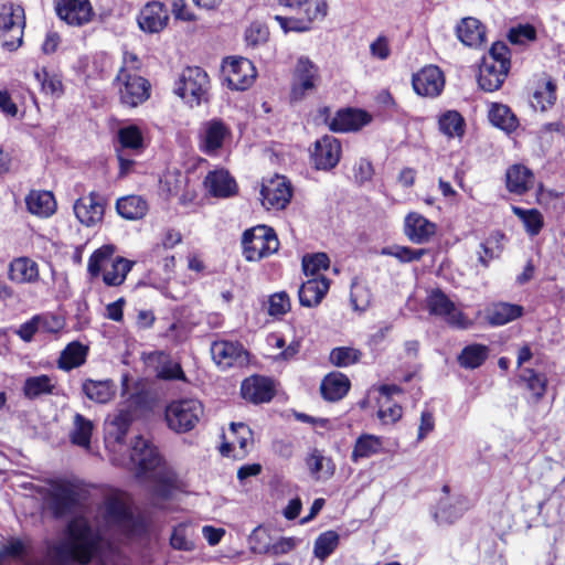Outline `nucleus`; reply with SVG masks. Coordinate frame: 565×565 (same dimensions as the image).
Returning <instances> with one entry per match:
<instances>
[{
  "label": "nucleus",
  "instance_id": "e433bc0d",
  "mask_svg": "<svg viewBox=\"0 0 565 565\" xmlns=\"http://www.w3.org/2000/svg\"><path fill=\"white\" fill-rule=\"evenodd\" d=\"M384 451V440L380 436L362 434L354 444L351 460L359 462L360 459L370 458Z\"/></svg>",
  "mask_w": 565,
  "mask_h": 565
},
{
  "label": "nucleus",
  "instance_id": "c85d7f7f",
  "mask_svg": "<svg viewBox=\"0 0 565 565\" xmlns=\"http://www.w3.org/2000/svg\"><path fill=\"white\" fill-rule=\"evenodd\" d=\"M204 186L215 198H228L236 193V182L225 170L210 172L204 179Z\"/></svg>",
  "mask_w": 565,
  "mask_h": 565
},
{
  "label": "nucleus",
  "instance_id": "f03ea898",
  "mask_svg": "<svg viewBox=\"0 0 565 565\" xmlns=\"http://www.w3.org/2000/svg\"><path fill=\"white\" fill-rule=\"evenodd\" d=\"M98 545V536L83 518L74 519L67 525V539L55 550L61 562L76 561L87 564Z\"/></svg>",
  "mask_w": 565,
  "mask_h": 565
},
{
  "label": "nucleus",
  "instance_id": "4d7b16f0",
  "mask_svg": "<svg viewBox=\"0 0 565 565\" xmlns=\"http://www.w3.org/2000/svg\"><path fill=\"white\" fill-rule=\"evenodd\" d=\"M513 213L524 223V226L532 236L537 235L543 227V216L535 210H524L519 206L512 207Z\"/></svg>",
  "mask_w": 565,
  "mask_h": 565
},
{
  "label": "nucleus",
  "instance_id": "13d9d810",
  "mask_svg": "<svg viewBox=\"0 0 565 565\" xmlns=\"http://www.w3.org/2000/svg\"><path fill=\"white\" fill-rule=\"evenodd\" d=\"M426 252L427 250L424 248L414 249L407 246L394 245L384 247L381 254L395 257L402 263H411L414 260H419L426 254Z\"/></svg>",
  "mask_w": 565,
  "mask_h": 565
},
{
  "label": "nucleus",
  "instance_id": "3c124183",
  "mask_svg": "<svg viewBox=\"0 0 565 565\" xmlns=\"http://www.w3.org/2000/svg\"><path fill=\"white\" fill-rule=\"evenodd\" d=\"M520 380L525 383L535 402H539L546 393L547 377L533 369L525 367L520 374Z\"/></svg>",
  "mask_w": 565,
  "mask_h": 565
},
{
  "label": "nucleus",
  "instance_id": "ddd939ff",
  "mask_svg": "<svg viewBox=\"0 0 565 565\" xmlns=\"http://www.w3.org/2000/svg\"><path fill=\"white\" fill-rule=\"evenodd\" d=\"M222 71L228 87L235 90H245L256 78L254 64L245 57L226 58Z\"/></svg>",
  "mask_w": 565,
  "mask_h": 565
},
{
  "label": "nucleus",
  "instance_id": "5fc2aeb1",
  "mask_svg": "<svg viewBox=\"0 0 565 565\" xmlns=\"http://www.w3.org/2000/svg\"><path fill=\"white\" fill-rule=\"evenodd\" d=\"M339 534L334 531L320 534L315 542V556L321 561L328 558L339 545Z\"/></svg>",
  "mask_w": 565,
  "mask_h": 565
},
{
  "label": "nucleus",
  "instance_id": "4c0bfd02",
  "mask_svg": "<svg viewBox=\"0 0 565 565\" xmlns=\"http://www.w3.org/2000/svg\"><path fill=\"white\" fill-rule=\"evenodd\" d=\"M457 36L467 46H479L484 41L486 32L479 20L465 18L457 26Z\"/></svg>",
  "mask_w": 565,
  "mask_h": 565
},
{
  "label": "nucleus",
  "instance_id": "69168bd1",
  "mask_svg": "<svg viewBox=\"0 0 565 565\" xmlns=\"http://www.w3.org/2000/svg\"><path fill=\"white\" fill-rule=\"evenodd\" d=\"M402 407L396 403H392L390 399L383 402L379 409V418L384 424L396 423L402 417Z\"/></svg>",
  "mask_w": 565,
  "mask_h": 565
},
{
  "label": "nucleus",
  "instance_id": "f257e3e1",
  "mask_svg": "<svg viewBox=\"0 0 565 565\" xmlns=\"http://www.w3.org/2000/svg\"><path fill=\"white\" fill-rule=\"evenodd\" d=\"M124 465L135 469L139 477L143 476L150 480L154 499L166 500L172 495L175 489V476L161 462V457L156 447L143 437H135L129 459Z\"/></svg>",
  "mask_w": 565,
  "mask_h": 565
},
{
  "label": "nucleus",
  "instance_id": "1a4fd4ad",
  "mask_svg": "<svg viewBox=\"0 0 565 565\" xmlns=\"http://www.w3.org/2000/svg\"><path fill=\"white\" fill-rule=\"evenodd\" d=\"M427 307L431 315L441 317L454 328L468 329L472 324L467 316L440 289H435L429 294Z\"/></svg>",
  "mask_w": 565,
  "mask_h": 565
},
{
  "label": "nucleus",
  "instance_id": "a211bd4d",
  "mask_svg": "<svg viewBox=\"0 0 565 565\" xmlns=\"http://www.w3.org/2000/svg\"><path fill=\"white\" fill-rule=\"evenodd\" d=\"M169 19L167 7L162 2L151 1L141 8L137 22L143 32L154 34L167 28Z\"/></svg>",
  "mask_w": 565,
  "mask_h": 565
},
{
  "label": "nucleus",
  "instance_id": "052dcab7",
  "mask_svg": "<svg viewBox=\"0 0 565 565\" xmlns=\"http://www.w3.org/2000/svg\"><path fill=\"white\" fill-rule=\"evenodd\" d=\"M361 352L353 348L340 347L330 352V361L339 367H347L360 360Z\"/></svg>",
  "mask_w": 565,
  "mask_h": 565
},
{
  "label": "nucleus",
  "instance_id": "7c9ffc66",
  "mask_svg": "<svg viewBox=\"0 0 565 565\" xmlns=\"http://www.w3.org/2000/svg\"><path fill=\"white\" fill-rule=\"evenodd\" d=\"M8 276L17 284H32L39 280V266L29 257H18L10 263Z\"/></svg>",
  "mask_w": 565,
  "mask_h": 565
},
{
  "label": "nucleus",
  "instance_id": "2f4dec72",
  "mask_svg": "<svg viewBox=\"0 0 565 565\" xmlns=\"http://www.w3.org/2000/svg\"><path fill=\"white\" fill-rule=\"evenodd\" d=\"M118 146L117 150L131 154H140L145 149L143 135L136 125L124 126L117 131Z\"/></svg>",
  "mask_w": 565,
  "mask_h": 565
},
{
  "label": "nucleus",
  "instance_id": "7ed1b4c3",
  "mask_svg": "<svg viewBox=\"0 0 565 565\" xmlns=\"http://www.w3.org/2000/svg\"><path fill=\"white\" fill-rule=\"evenodd\" d=\"M510 66L508 45L500 41L493 43L479 67L478 83L480 87L486 92L499 89L508 76Z\"/></svg>",
  "mask_w": 565,
  "mask_h": 565
},
{
  "label": "nucleus",
  "instance_id": "bb28decb",
  "mask_svg": "<svg viewBox=\"0 0 565 565\" xmlns=\"http://www.w3.org/2000/svg\"><path fill=\"white\" fill-rule=\"evenodd\" d=\"M242 396L252 403L259 404L269 402L274 396L273 383L264 376H252L243 381L241 386Z\"/></svg>",
  "mask_w": 565,
  "mask_h": 565
},
{
  "label": "nucleus",
  "instance_id": "680f3d73",
  "mask_svg": "<svg viewBox=\"0 0 565 565\" xmlns=\"http://www.w3.org/2000/svg\"><path fill=\"white\" fill-rule=\"evenodd\" d=\"M330 259L324 253H317L313 255H307L302 258V269L306 276L318 277L319 271L328 269Z\"/></svg>",
  "mask_w": 565,
  "mask_h": 565
},
{
  "label": "nucleus",
  "instance_id": "8fccbe9b",
  "mask_svg": "<svg viewBox=\"0 0 565 565\" xmlns=\"http://www.w3.org/2000/svg\"><path fill=\"white\" fill-rule=\"evenodd\" d=\"M503 235L499 232L491 234L482 243H480L478 260L483 267H488L490 262L498 258L502 252L501 239Z\"/></svg>",
  "mask_w": 565,
  "mask_h": 565
},
{
  "label": "nucleus",
  "instance_id": "cd10ccee",
  "mask_svg": "<svg viewBox=\"0 0 565 565\" xmlns=\"http://www.w3.org/2000/svg\"><path fill=\"white\" fill-rule=\"evenodd\" d=\"M131 423L132 414L129 409H117L109 414L105 420L106 438L121 447Z\"/></svg>",
  "mask_w": 565,
  "mask_h": 565
},
{
  "label": "nucleus",
  "instance_id": "6e6d98bb",
  "mask_svg": "<svg viewBox=\"0 0 565 565\" xmlns=\"http://www.w3.org/2000/svg\"><path fill=\"white\" fill-rule=\"evenodd\" d=\"M193 529L186 524H179L173 529L170 537V544L174 550L192 551L194 550Z\"/></svg>",
  "mask_w": 565,
  "mask_h": 565
},
{
  "label": "nucleus",
  "instance_id": "aec40b11",
  "mask_svg": "<svg viewBox=\"0 0 565 565\" xmlns=\"http://www.w3.org/2000/svg\"><path fill=\"white\" fill-rule=\"evenodd\" d=\"M311 157L317 169L330 170L340 161L341 143L333 136L326 135L315 142Z\"/></svg>",
  "mask_w": 565,
  "mask_h": 565
},
{
  "label": "nucleus",
  "instance_id": "bf43d9fd",
  "mask_svg": "<svg viewBox=\"0 0 565 565\" xmlns=\"http://www.w3.org/2000/svg\"><path fill=\"white\" fill-rule=\"evenodd\" d=\"M114 248L111 246H103L95 250L87 264V270L92 277H98L100 271L107 266L106 262L110 260Z\"/></svg>",
  "mask_w": 565,
  "mask_h": 565
},
{
  "label": "nucleus",
  "instance_id": "c9c22d12",
  "mask_svg": "<svg viewBox=\"0 0 565 565\" xmlns=\"http://www.w3.org/2000/svg\"><path fill=\"white\" fill-rule=\"evenodd\" d=\"M350 385V380L344 374L334 372L322 380L320 390L326 399L337 402L348 394Z\"/></svg>",
  "mask_w": 565,
  "mask_h": 565
},
{
  "label": "nucleus",
  "instance_id": "5701e85b",
  "mask_svg": "<svg viewBox=\"0 0 565 565\" xmlns=\"http://www.w3.org/2000/svg\"><path fill=\"white\" fill-rule=\"evenodd\" d=\"M404 233L415 244L427 243L436 233V224L423 215L412 212L404 223Z\"/></svg>",
  "mask_w": 565,
  "mask_h": 565
},
{
  "label": "nucleus",
  "instance_id": "338daca9",
  "mask_svg": "<svg viewBox=\"0 0 565 565\" xmlns=\"http://www.w3.org/2000/svg\"><path fill=\"white\" fill-rule=\"evenodd\" d=\"M536 36L535 29L530 25H519L516 28H512L509 31V40L513 44H524L526 42L533 41Z\"/></svg>",
  "mask_w": 565,
  "mask_h": 565
},
{
  "label": "nucleus",
  "instance_id": "f3484780",
  "mask_svg": "<svg viewBox=\"0 0 565 565\" xmlns=\"http://www.w3.org/2000/svg\"><path fill=\"white\" fill-rule=\"evenodd\" d=\"M189 179L180 170H168L159 182L160 193L167 198L179 196L181 204H189L195 199V192L188 186Z\"/></svg>",
  "mask_w": 565,
  "mask_h": 565
},
{
  "label": "nucleus",
  "instance_id": "a18cd8bd",
  "mask_svg": "<svg viewBox=\"0 0 565 565\" xmlns=\"http://www.w3.org/2000/svg\"><path fill=\"white\" fill-rule=\"evenodd\" d=\"M439 130L448 138L461 139L465 135L466 122L457 110H447L439 116Z\"/></svg>",
  "mask_w": 565,
  "mask_h": 565
},
{
  "label": "nucleus",
  "instance_id": "39448f33",
  "mask_svg": "<svg viewBox=\"0 0 565 565\" xmlns=\"http://www.w3.org/2000/svg\"><path fill=\"white\" fill-rule=\"evenodd\" d=\"M203 413V404L198 398H179L167 405L164 419L172 431L184 434L195 428Z\"/></svg>",
  "mask_w": 565,
  "mask_h": 565
},
{
  "label": "nucleus",
  "instance_id": "603ef678",
  "mask_svg": "<svg viewBox=\"0 0 565 565\" xmlns=\"http://www.w3.org/2000/svg\"><path fill=\"white\" fill-rule=\"evenodd\" d=\"M489 119L495 127L504 131H513L518 127V119L511 109L502 104H493L489 111Z\"/></svg>",
  "mask_w": 565,
  "mask_h": 565
},
{
  "label": "nucleus",
  "instance_id": "0eeeda50",
  "mask_svg": "<svg viewBox=\"0 0 565 565\" xmlns=\"http://www.w3.org/2000/svg\"><path fill=\"white\" fill-rule=\"evenodd\" d=\"M210 81L200 67H186L181 73L174 92L190 106L200 105L207 99Z\"/></svg>",
  "mask_w": 565,
  "mask_h": 565
},
{
  "label": "nucleus",
  "instance_id": "b1692460",
  "mask_svg": "<svg viewBox=\"0 0 565 565\" xmlns=\"http://www.w3.org/2000/svg\"><path fill=\"white\" fill-rule=\"evenodd\" d=\"M231 441L222 444L220 451L223 456L230 457L231 452L238 446L239 451L234 454V458H243L253 441V433L244 423H232L230 426Z\"/></svg>",
  "mask_w": 565,
  "mask_h": 565
},
{
  "label": "nucleus",
  "instance_id": "864d4df0",
  "mask_svg": "<svg viewBox=\"0 0 565 565\" xmlns=\"http://www.w3.org/2000/svg\"><path fill=\"white\" fill-rule=\"evenodd\" d=\"M556 85L550 79L545 81L533 93L531 105L534 109L541 111L547 110L556 99Z\"/></svg>",
  "mask_w": 565,
  "mask_h": 565
},
{
  "label": "nucleus",
  "instance_id": "c756f323",
  "mask_svg": "<svg viewBox=\"0 0 565 565\" xmlns=\"http://www.w3.org/2000/svg\"><path fill=\"white\" fill-rule=\"evenodd\" d=\"M57 381L53 375L41 374L25 379L22 393L28 399L34 401L42 396L52 395L56 388Z\"/></svg>",
  "mask_w": 565,
  "mask_h": 565
},
{
  "label": "nucleus",
  "instance_id": "2eb2a0df",
  "mask_svg": "<svg viewBox=\"0 0 565 565\" xmlns=\"http://www.w3.org/2000/svg\"><path fill=\"white\" fill-rule=\"evenodd\" d=\"M105 206V198L97 192H90L89 194L77 199L74 203L73 210L81 224L92 227L103 221Z\"/></svg>",
  "mask_w": 565,
  "mask_h": 565
},
{
  "label": "nucleus",
  "instance_id": "412c9836",
  "mask_svg": "<svg viewBox=\"0 0 565 565\" xmlns=\"http://www.w3.org/2000/svg\"><path fill=\"white\" fill-rule=\"evenodd\" d=\"M56 13L66 23L81 26L92 20L94 11L89 0H58Z\"/></svg>",
  "mask_w": 565,
  "mask_h": 565
},
{
  "label": "nucleus",
  "instance_id": "774afa93",
  "mask_svg": "<svg viewBox=\"0 0 565 565\" xmlns=\"http://www.w3.org/2000/svg\"><path fill=\"white\" fill-rule=\"evenodd\" d=\"M296 546V540L292 537H282L271 546L253 547L258 552H270L274 555H281L290 552Z\"/></svg>",
  "mask_w": 565,
  "mask_h": 565
},
{
  "label": "nucleus",
  "instance_id": "a19ab883",
  "mask_svg": "<svg viewBox=\"0 0 565 565\" xmlns=\"http://www.w3.org/2000/svg\"><path fill=\"white\" fill-rule=\"evenodd\" d=\"M94 430V423L76 413L73 418V428L70 433L72 444L88 449L90 447V438Z\"/></svg>",
  "mask_w": 565,
  "mask_h": 565
},
{
  "label": "nucleus",
  "instance_id": "9b49d317",
  "mask_svg": "<svg viewBox=\"0 0 565 565\" xmlns=\"http://www.w3.org/2000/svg\"><path fill=\"white\" fill-rule=\"evenodd\" d=\"M319 81L318 66L306 56L299 57L294 72L291 99L295 102L303 99L316 90Z\"/></svg>",
  "mask_w": 565,
  "mask_h": 565
},
{
  "label": "nucleus",
  "instance_id": "37998d69",
  "mask_svg": "<svg viewBox=\"0 0 565 565\" xmlns=\"http://www.w3.org/2000/svg\"><path fill=\"white\" fill-rule=\"evenodd\" d=\"M523 308L518 305L499 302L493 305L487 313L491 326H503L522 316Z\"/></svg>",
  "mask_w": 565,
  "mask_h": 565
},
{
  "label": "nucleus",
  "instance_id": "423d86ee",
  "mask_svg": "<svg viewBox=\"0 0 565 565\" xmlns=\"http://www.w3.org/2000/svg\"><path fill=\"white\" fill-rule=\"evenodd\" d=\"M242 245L246 260L257 262L276 253L279 241L273 228L258 225L244 232Z\"/></svg>",
  "mask_w": 565,
  "mask_h": 565
},
{
  "label": "nucleus",
  "instance_id": "09e8293b",
  "mask_svg": "<svg viewBox=\"0 0 565 565\" xmlns=\"http://www.w3.org/2000/svg\"><path fill=\"white\" fill-rule=\"evenodd\" d=\"M372 299L373 295L370 287L365 282L355 278L351 284L350 291V303L352 309L355 312L363 313L370 308Z\"/></svg>",
  "mask_w": 565,
  "mask_h": 565
},
{
  "label": "nucleus",
  "instance_id": "c03bdc74",
  "mask_svg": "<svg viewBox=\"0 0 565 565\" xmlns=\"http://www.w3.org/2000/svg\"><path fill=\"white\" fill-rule=\"evenodd\" d=\"M533 175L524 166L515 164L507 172V186L510 192L523 194L532 184Z\"/></svg>",
  "mask_w": 565,
  "mask_h": 565
},
{
  "label": "nucleus",
  "instance_id": "a878e982",
  "mask_svg": "<svg viewBox=\"0 0 565 565\" xmlns=\"http://www.w3.org/2000/svg\"><path fill=\"white\" fill-rule=\"evenodd\" d=\"M329 288L330 280L324 276L308 279L298 290L300 305L307 308L317 307L327 295Z\"/></svg>",
  "mask_w": 565,
  "mask_h": 565
},
{
  "label": "nucleus",
  "instance_id": "0e129e2a",
  "mask_svg": "<svg viewBox=\"0 0 565 565\" xmlns=\"http://www.w3.org/2000/svg\"><path fill=\"white\" fill-rule=\"evenodd\" d=\"M34 77L45 94L54 95L62 92V82L56 76H50L45 70H36Z\"/></svg>",
  "mask_w": 565,
  "mask_h": 565
},
{
  "label": "nucleus",
  "instance_id": "4468645a",
  "mask_svg": "<svg viewBox=\"0 0 565 565\" xmlns=\"http://www.w3.org/2000/svg\"><path fill=\"white\" fill-rule=\"evenodd\" d=\"M260 194L264 207L282 210L291 200V184L284 175H275L263 182Z\"/></svg>",
  "mask_w": 565,
  "mask_h": 565
},
{
  "label": "nucleus",
  "instance_id": "72a5a7b5",
  "mask_svg": "<svg viewBox=\"0 0 565 565\" xmlns=\"http://www.w3.org/2000/svg\"><path fill=\"white\" fill-rule=\"evenodd\" d=\"M82 391L88 399L106 404L115 396L116 385L111 380L96 381L87 379L82 384Z\"/></svg>",
  "mask_w": 565,
  "mask_h": 565
},
{
  "label": "nucleus",
  "instance_id": "9d476101",
  "mask_svg": "<svg viewBox=\"0 0 565 565\" xmlns=\"http://www.w3.org/2000/svg\"><path fill=\"white\" fill-rule=\"evenodd\" d=\"M116 81L122 104L129 107H136L148 99L150 84L146 78L121 68Z\"/></svg>",
  "mask_w": 565,
  "mask_h": 565
},
{
  "label": "nucleus",
  "instance_id": "ea45409f",
  "mask_svg": "<svg viewBox=\"0 0 565 565\" xmlns=\"http://www.w3.org/2000/svg\"><path fill=\"white\" fill-rule=\"evenodd\" d=\"M306 465L311 476L317 479H329L333 476L335 466L331 458L326 457L320 450L313 449L306 458Z\"/></svg>",
  "mask_w": 565,
  "mask_h": 565
},
{
  "label": "nucleus",
  "instance_id": "4be33fe9",
  "mask_svg": "<svg viewBox=\"0 0 565 565\" xmlns=\"http://www.w3.org/2000/svg\"><path fill=\"white\" fill-rule=\"evenodd\" d=\"M372 121V116L363 109H341L332 118L329 128L335 132H349L360 130Z\"/></svg>",
  "mask_w": 565,
  "mask_h": 565
},
{
  "label": "nucleus",
  "instance_id": "393cba45",
  "mask_svg": "<svg viewBox=\"0 0 565 565\" xmlns=\"http://www.w3.org/2000/svg\"><path fill=\"white\" fill-rule=\"evenodd\" d=\"M105 518L108 523L130 532L135 520L127 502L120 497H111L105 504Z\"/></svg>",
  "mask_w": 565,
  "mask_h": 565
},
{
  "label": "nucleus",
  "instance_id": "49530a36",
  "mask_svg": "<svg viewBox=\"0 0 565 565\" xmlns=\"http://www.w3.org/2000/svg\"><path fill=\"white\" fill-rule=\"evenodd\" d=\"M151 362H157V375L163 380H185L182 367L173 362L163 352H154L149 355Z\"/></svg>",
  "mask_w": 565,
  "mask_h": 565
},
{
  "label": "nucleus",
  "instance_id": "20e7f679",
  "mask_svg": "<svg viewBox=\"0 0 565 565\" xmlns=\"http://www.w3.org/2000/svg\"><path fill=\"white\" fill-rule=\"evenodd\" d=\"M282 7L296 10V17L276 15L285 32H303L310 29L315 20L323 19L327 14V3L323 0H278Z\"/></svg>",
  "mask_w": 565,
  "mask_h": 565
},
{
  "label": "nucleus",
  "instance_id": "e2e57ef3",
  "mask_svg": "<svg viewBox=\"0 0 565 565\" xmlns=\"http://www.w3.org/2000/svg\"><path fill=\"white\" fill-rule=\"evenodd\" d=\"M291 303L287 292L280 291L271 295L268 301V313L270 316H282L290 310Z\"/></svg>",
  "mask_w": 565,
  "mask_h": 565
},
{
  "label": "nucleus",
  "instance_id": "473e14b6",
  "mask_svg": "<svg viewBox=\"0 0 565 565\" xmlns=\"http://www.w3.org/2000/svg\"><path fill=\"white\" fill-rule=\"evenodd\" d=\"M28 211L39 217H49L56 210L54 195L50 191H31L25 198Z\"/></svg>",
  "mask_w": 565,
  "mask_h": 565
},
{
  "label": "nucleus",
  "instance_id": "dca6fc26",
  "mask_svg": "<svg viewBox=\"0 0 565 565\" xmlns=\"http://www.w3.org/2000/svg\"><path fill=\"white\" fill-rule=\"evenodd\" d=\"M213 361L223 370L243 366L247 362V352L238 342L218 340L211 345Z\"/></svg>",
  "mask_w": 565,
  "mask_h": 565
},
{
  "label": "nucleus",
  "instance_id": "f704fd0d",
  "mask_svg": "<svg viewBox=\"0 0 565 565\" xmlns=\"http://www.w3.org/2000/svg\"><path fill=\"white\" fill-rule=\"evenodd\" d=\"M87 355L88 347L78 341H73L61 352L57 366L60 370L68 372L83 365L86 362Z\"/></svg>",
  "mask_w": 565,
  "mask_h": 565
},
{
  "label": "nucleus",
  "instance_id": "f8f14e48",
  "mask_svg": "<svg viewBox=\"0 0 565 565\" xmlns=\"http://www.w3.org/2000/svg\"><path fill=\"white\" fill-rule=\"evenodd\" d=\"M231 136V128L221 119L206 120L199 130V148L207 156H217Z\"/></svg>",
  "mask_w": 565,
  "mask_h": 565
},
{
  "label": "nucleus",
  "instance_id": "79ce46f5",
  "mask_svg": "<svg viewBox=\"0 0 565 565\" xmlns=\"http://www.w3.org/2000/svg\"><path fill=\"white\" fill-rule=\"evenodd\" d=\"M490 350L487 345L472 343L465 347L458 355V363L463 369H477L488 359Z\"/></svg>",
  "mask_w": 565,
  "mask_h": 565
},
{
  "label": "nucleus",
  "instance_id": "6ab92c4d",
  "mask_svg": "<svg viewBox=\"0 0 565 565\" xmlns=\"http://www.w3.org/2000/svg\"><path fill=\"white\" fill-rule=\"evenodd\" d=\"M414 90L425 97H436L440 95L445 86V77L441 70L435 65H428L413 75L412 79Z\"/></svg>",
  "mask_w": 565,
  "mask_h": 565
},
{
  "label": "nucleus",
  "instance_id": "de8ad7c7",
  "mask_svg": "<svg viewBox=\"0 0 565 565\" xmlns=\"http://www.w3.org/2000/svg\"><path fill=\"white\" fill-rule=\"evenodd\" d=\"M134 263L122 258L116 257L110 262L109 266L104 268L103 280L107 286H119L121 285L127 274L131 270Z\"/></svg>",
  "mask_w": 565,
  "mask_h": 565
},
{
  "label": "nucleus",
  "instance_id": "58836bf2",
  "mask_svg": "<svg viewBox=\"0 0 565 565\" xmlns=\"http://www.w3.org/2000/svg\"><path fill=\"white\" fill-rule=\"evenodd\" d=\"M116 210L127 220H140L148 212V203L140 195H127L117 200Z\"/></svg>",
  "mask_w": 565,
  "mask_h": 565
},
{
  "label": "nucleus",
  "instance_id": "6e6552de",
  "mask_svg": "<svg viewBox=\"0 0 565 565\" xmlns=\"http://www.w3.org/2000/svg\"><path fill=\"white\" fill-rule=\"evenodd\" d=\"M25 26L24 10L12 3L0 9V40L8 51H14L22 44Z\"/></svg>",
  "mask_w": 565,
  "mask_h": 565
}]
</instances>
